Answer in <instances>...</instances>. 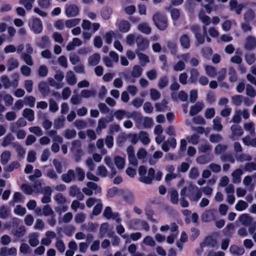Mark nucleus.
<instances>
[{"mask_svg": "<svg viewBox=\"0 0 256 256\" xmlns=\"http://www.w3.org/2000/svg\"><path fill=\"white\" fill-rule=\"evenodd\" d=\"M139 139L144 144H148L150 142V139L148 137V134L144 131L140 132L139 134Z\"/></svg>", "mask_w": 256, "mask_h": 256, "instance_id": "30", "label": "nucleus"}, {"mask_svg": "<svg viewBox=\"0 0 256 256\" xmlns=\"http://www.w3.org/2000/svg\"><path fill=\"white\" fill-rule=\"evenodd\" d=\"M80 21V18H74L66 20L65 22L66 26L68 28H71L78 25Z\"/></svg>", "mask_w": 256, "mask_h": 256, "instance_id": "36", "label": "nucleus"}, {"mask_svg": "<svg viewBox=\"0 0 256 256\" xmlns=\"http://www.w3.org/2000/svg\"><path fill=\"white\" fill-rule=\"evenodd\" d=\"M48 74V69L46 66L41 65L39 66L38 70V74L42 78L46 77Z\"/></svg>", "mask_w": 256, "mask_h": 256, "instance_id": "43", "label": "nucleus"}, {"mask_svg": "<svg viewBox=\"0 0 256 256\" xmlns=\"http://www.w3.org/2000/svg\"><path fill=\"white\" fill-rule=\"evenodd\" d=\"M191 234L190 235V240L194 242L200 235V230L196 228H192L190 230Z\"/></svg>", "mask_w": 256, "mask_h": 256, "instance_id": "51", "label": "nucleus"}, {"mask_svg": "<svg viewBox=\"0 0 256 256\" xmlns=\"http://www.w3.org/2000/svg\"><path fill=\"white\" fill-rule=\"evenodd\" d=\"M138 30L142 32L148 34L151 32L152 30L146 23H142L138 25Z\"/></svg>", "mask_w": 256, "mask_h": 256, "instance_id": "25", "label": "nucleus"}, {"mask_svg": "<svg viewBox=\"0 0 256 256\" xmlns=\"http://www.w3.org/2000/svg\"><path fill=\"white\" fill-rule=\"evenodd\" d=\"M26 228L24 226H20L14 232V234L18 238H21L24 235Z\"/></svg>", "mask_w": 256, "mask_h": 256, "instance_id": "61", "label": "nucleus"}, {"mask_svg": "<svg viewBox=\"0 0 256 256\" xmlns=\"http://www.w3.org/2000/svg\"><path fill=\"white\" fill-rule=\"evenodd\" d=\"M22 115L26 118L30 122L34 120V111L30 108H25L23 111Z\"/></svg>", "mask_w": 256, "mask_h": 256, "instance_id": "19", "label": "nucleus"}, {"mask_svg": "<svg viewBox=\"0 0 256 256\" xmlns=\"http://www.w3.org/2000/svg\"><path fill=\"white\" fill-rule=\"evenodd\" d=\"M121 194L122 195L124 200L128 204H132L134 201V197L133 194L129 192H124L123 190V192H121Z\"/></svg>", "mask_w": 256, "mask_h": 256, "instance_id": "26", "label": "nucleus"}, {"mask_svg": "<svg viewBox=\"0 0 256 256\" xmlns=\"http://www.w3.org/2000/svg\"><path fill=\"white\" fill-rule=\"evenodd\" d=\"M130 24L128 21L122 20L120 22L118 29L120 32L122 33L127 32L130 30Z\"/></svg>", "mask_w": 256, "mask_h": 256, "instance_id": "12", "label": "nucleus"}, {"mask_svg": "<svg viewBox=\"0 0 256 256\" xmlns=\"http://www.w3.org/2000/svg\"><path fill=\"white\" fill-rule=\"evenodd\" d=\"M86 186L88 188L92 189V190H94V194H96L98 193H100L102 192V188L100 186H98V184L94 182H89L86 184Z\"/></svg>", "mask_w": 256, "mask_h": 256, "instance_id": "31", "label": "nucleus"}, {"mask_svg": "<svg viewBox=\"0 0 256 256\" xmlns=\"http://www.w3.org/2000/svg\"><path fill=\"white\" fill-rule=\"evenodd\" d=\"M190 76L189 80L192 84H195L196 82L198 76L199 72L196 69L192 68L190 72Z\"/></svg>", "mask_w": 256, "mask_h": 256, "instance_id": "24", "label": "nucleus"}, {"mask_svg": "<svg viewBox=\"0 0 256 256\" xmlns=\"http://www.w3.org/2000/svg\"><path fill=\"white\" fill-rule=\"evenodd\" d=\"M76 172L78 180L80 182L82 181L85 177V173L83 170L80 167H76Z\"/></svg>", "mask_w": 256, "mask_h": 256, "instance_id": "47", "label": "nucleus"}, {"mask_svg": "<svg viewBox=\"0 0 256 256\" xmlns=\"http://www.w3.org/2000/svg\"><path fill=\"white\" fill-rule=\"evenodd\" d=\"M168 79L166 76L161 77L158 80V86L160 89H162L168 84Z\"/></svg>", "mask_w": 256, "mask_h": 256, "instance_id": "44", "label": "nucleus"}, {"mask_svg": "<svg viewBox=\"0 0 256 256\" xmlns=\"http://www.w3.org/2000/svg\"><path fill=\"white\" fill-rule=\"evenodd\" d=\"M215 114V110L213 108H207L206 110L204 116L207 119L212 118Z\"/></svg>", "mask_w": 256, "mask_h": 256, "instance_id": "64", "label": "nucleus"}, {"mask_svg": "<svg viewBox=\"0 0 256 256\" xmlns=\"http://www.w3.org/2000/svg\"><path fill=\"white\" fill-rule=\"evenodd\" d=\"M216 240L210 236H207L204 241L200 244V248H203L206 246H214L216 244Z\"/></svg>", "mask_w": 256, "mask_h": 256, "instance_id": "21", "label": "nucleus"}, {"mask_svg": "<svg viewBox=\"0 0 256 256\" xmlns=\"http://www.w3.org/2000/svg\"><path fill=\"white\" fill-rule=\"evenodd\" d=\"M152 20L156 26L160 30L164 31L168 27V18L164 14L156 12L153 15Z\"/></svg>", "mask_w": 256, "mask_h": 256, "instance_id": "1", "label": "nucleus"}, {"mask_svg": "<svg viewBox=\"0 0 256 256\" xmlns=\"http://www.w3.org/2000/svg\"><path fill=\"white\" fill-rule=\"evenodd\" d=\"M181 46L184 48H188L190 46V40L188 36L186 34H182L180 38Z\"/></svg>", "mask_w": 256, "mask_h": 256, "instance_id": "13", "label": "nucleus"}, {"mask_svg": "<svg viewBox=\"0 0 256 256\" xmlns=\"http://www.w3.org/2000/svg\"><path fill=\"white\" fill-rule=\"evenodd\" d=\"M146 214L147 216V218L152 222H156V220L153 218V216L154 214V211L152 209L149 207L147 208L145 210Z\"/></svg>", "mask_w": 256, "mask_h": 256, "instance_id": "42", "label": "nucleus"}, {"mask_svg": "<svg viewBox=\"0 0 256 256\" xmlns=\"http://www.w3.org/2000/svg\"><path fill=\"white\" fill-rule=\"evenodd\" d=\"M221 160L224 162H229L232 164H234L235 160L232 154H224L221 156Z\"/></svg>", "mask_w": 256, "mask_h": 256, "instance_id": "60", "label": "nucleus"}, {"mask_svg": "<svg viewBox=\"0 0 256 256\" xmlns=\"http://www.w3.org/2000/svg\"><path fill=\"white\" fill-rule=\"evenodd\" d=\"M230 129L232 134L234 136H241L243 134V130L241 126L238 125H232L230 127Z\"/></svg>", "mask_w": 256, "mask_h": 256, "instance_id": "27", "label": "nucleus"}, {"mask_svg": "<svg viewBox=\"0 0 256 256\" xmlns=\"http://www.w3.org/2000/svg\"><path fill=\"white\" fill-rule=\"evenodd\" d=\"M34 1L30 0H20V4L23 5L28 10H30L32 8V4Z\"/></svg>", "mask_w": 256, "mask_h": 256, "instance_id": "46", "label": "nucleus"}, {"mask_svg": "<svg viewBox=\"0 0 256 256\" xmlns=\"http://www.w3.org/2000/svg\"><path fill=\"white\" fill-rule=\"evenodd\" d=\"M114 162L118 169L122 170L124 168L125 160L123 158L116 156L114 158Z\"/></svg>", "mask_w": 256, "mask_h": 256, "instance_id": "22", "label": "nucleus"}, {"mask_svg": "<svg viewBox=\"0 0 256 256\" xmlns=\"http://www.w3.org/2000/svg\"><path fill=\"white\" fill-rule=\"evenodd\" d=\"M254 18L255 13L251 8H249L244 14V19L247 23L252 21Z\"/></svg>", "mask_w": 256, "mask_h": 256, "instance_id": "17", "label": "nucleus"}, {"mask_svg": "<svg viewBox=\"0 0 256 256\" xmlns=\"http://www.w3.org/2000/svg\"><path fill=\"white\" fill-rule=\"evenodd\" d=\"M121 192H123L122 190L118 189L116 187L114 186L112 188L108 189L106 194L108 198H114L118 193L120 194Z\"/></svg>", "mask_w": 256, "mask_h": 256, "instance_id": "28", "label": "nucleus"}, {"mask_svg": "<svg viewBox=\"0 0 256 256\" xmlns=\"http://www.w3.org/2000/svg\"><path fill=\"white\" fill-rule=\"evenodd\" d=\"M79 8L74 4H70L66 8L65 13L68 18L74 17L79 14Z\"/></svg>", "mask_w": 256, "mask_h": 256, "instance_id": "5", "label": "nucleus"}, {"mask_svg": "<svg viewBox=\"0 0 256 256\" xmlns=\"http://www.w3.org/2000/svg\"><path fill=\"white\" fill-rule=\"evenodd\" d=\"M140 65L142 66H146V64L150 62L148 56L143 53L138 54Z\"/></svg>", "mask_w": 256, "mask_h": 256, "instance_id": "37", "label": "nucleus"}, {"mask_svg": "<svg viewBox=\"0 0 256 256\" xmlns=\"http://www.w3.org/2000/svg\"><path fill=\"white\" fill-rule=\"evenodd\" d=\"M256 47V38L252 36H248L246 38L244 48L248 50H252Z\"/></svg>", "mask_w": 256, "mask_h": 256, "instance_id": "6", "label": "nucleus"}, {"mask_svg": "<svg viewBox=\"0 0 256 256\" xmlns=\"http://www.w3.org/2000/svg\"><path fill=\"white\" fill-rule=\"evenodd\" d=\"M66 78L68 83L70 85H74L76 82V76L72 70H69L67 72Z\"/></svg>", "mask_w": 256, "mask_h": 256, "instance_id": "23", "label": "nucleus"}, {"mask_svg": "<svg viewBox=\"0 0 256 256\" xmlns=\"http://www.w3.org/2000/svg\"><path fill=\"white\" fill-rule=\"evenodd\" d=\"M30 132L38 136H41L43 134L42 132L41 128L38 126H32L29 128Z\"/></svg>", "mask_w": 256, "mask_h": 256, "instance_id": "63", "label": "nucleus"}, {"mask_svg": "<svg viewBox=\"0 0 256 256\" xmlns=\"http://www.w3.org/2000/svg\"><path fill=\"white\" fill-rule=\"evenodd\" d=\"M136 42L137 44V49L138 51L144 52L148 46L149 42L148 40L142 36H138L136 38Z\"/></svg>", "mask_w": 256, "mask_h": 256, "instance_id": "3", "label": "nucleus"}, {"mask_svg": "<svg viewBox=\"0 0 256 256\" xmlns=\"http://www.w3.org/2000/svg\"><path fill=\"white\" fill-rule=\"evenodd\" d=\"M170 202L172 204H178V194L176 190H173L170 192Z\"/></svg>", "mask_w": 256, "mask_h": 256, "instance_id": "38", "label": "nucleus"}, {"mask_svg": "<svg viewBox=\"0 0 256 256\" xmlns=\"http://www.w3.org/2000/svg\"><path fill=\"white\" fill-rule=\"evenodd\" d=\"M0 80L4 85V88L7 89L10 88V82L7 76L2 75L0 77Z\"/></svg>", "mask_w": 256, "mask_h": 256, "instance_id": "59", "label": "nucleus"}, {"mask_svg": "<svg viewBox=\"0 0 256 256\" xmlns=\"http://www.w3.org/2000/svg\"><path fill=\"white\" fill-rule=\"evenodd\" d=\"M248 204L245 201L240 200L235 206V208L238 211H242L246 208Z\"/></svg>", "mask_w": 256, "mask_h": 256, "instance_id": "35", "label": "nucleus"}, {"mask_svg": "<svg viewBox=\"0 0 256 256\" xmlns=\"http://www.w3.org/2000/svg\"><path fill=\"white\" fill-rule=\"evenodd\" d=\"M53 164L56 170V172L60 174L62 172V163L56 159L53 160Z\"/></svg>", "mask_w": 256, "mask_h": 256, "instance_id": "62", "label": "nucleus"}, {"mask_svg": "<svg viewBox=\"0 0 256 256\" xmlns=\"http://www.w3.org/2000/svg\"><path fill=\"white\" fill-rule=\"evenodd\" d=\"M103 216L108 220H110L112 218L114 219L118 216V213H113L110 206H106L103 212Z\"/></svg>", "mask_w": 256, "mask_h": 256, "instance_id": "11", "label": "nucleus"}, {"mask_svg": "<svg viewBox=\"0 0 256 256\" xmlns=\"http://www.w3.org/2000/svg\"><path fill=\"white\" fill-rule=\"evenodd\" d=\"M168 102L164 99L162 100L161 103H156L155 104V108L157 112H162L164 109L166 107Z\"/></svg>", "mask_w": 256, "mask_h": 256, "instance_id": "49", "label": "nucleus"}, {"mask_svg": "<svg viewBox=\"0 0 256 256\" xmlns=\"http://www.w3.org/2000/svg\"><path fill=\"white\" fill-rule=\"evenodd\" d=\"M230 252L234 254L242 256L244 252V250L242 247L238 246L236 244H232L230 248Z\"/></svg>", "mask_w": 256, "mask_h": 256, "instance_id": "14", "label": "nucleus"}, {"mask_svg": "<svg viewBox=\"0 0 256 256\" xmlns=\"http://www.w3.org/2000/svg\"><path fill=\"white\" fill-rule=\"evenodd\" d=\"M100 12L102 17L104 20H108L110 18L112 13V10L110 7L106 6L101 8Z\"/></svg>", "mask_w": 256, "mask_h": 256, "instance_id": "8", "label": "nucleus"}, {"mask_svg": "<svg viewBox=\"0 0 256 256\" xmlns=\"http://www.w3.org/2000/svg\"><path fill=\"white\" fill-rule=\"evenodd\" d=\"M19 63L18 60L11 58L8 60V72H11L13 70L17 68L18 66Z\"/></svg>", "mask_w": 256, "mask_h": 256, "instance_id": "18", "label": "nucleus"}, {"mask_svg": "<svg viewBox=\"0 0 256 256\" xmlns=\"http://www.w3.org/2000/svg\"><path fill=\"white\" fill-rule=\"evenodd\" d=\"M76 132L74 130L67 129L65 131L64 137L66 139H70L76 136Z\"/></svg>", "mask_w": 256, "mask_h": 256, "instance_id": "52", "label": "nucleus"}, {"mask_svg": "<svg viewBox=\"0 0 256 256\" xmlns=\"http://www.w3.org/2000/svg\"><path fill=\"white\" fill-rule=\"evenodd\" d=\"M142 69L138 65H135L130 72V75L132 78H134L140 77L142 74Z\"/></svg>", "mask_w": 256, "mask_h": 256, "instance_id": "20", "label": "nucleus"}, {"mask_svg": "<svg viewBox=\"0 0 256 256\" xmlns=\"http://www.w3.org/2000/svg\"><path fill=\"white\" fill-rule=\"evenodd\" d=\"M114 36V32L112 30H110L104 36L105 41L108 44H112V38Z\"/></svg>", "mask_w": 256, "mask_h": 256, "instance_id": "56", "label": "nucleus"}, {"mask_svg": "<svg viewBox=\"0 0 256 256\" xmlns=\"http://www.w3.org/2000/svg\"><path fill=\"white\" fill-rule=\"evenodd\" d=\"M150 96L152 100H156L160 98V94L156 90L152 88L150 90Z\"/></svg>", "mask_w": 256, "mask_h": 256, "instance_id": "50", "label": "nucleus"}, {"mask_svg": "<svg viewBox=\"0 0 256 256\" xmlns=\"http://www.w3.org/2000/svg\"><path fill=\"white\" fill-rule=\"evenodd\" d=\"M76 174L74 170H69L67 173L62 175V180L66 183H69L72 180H74Z\"/></svg>", "mask_w": 256, "mask_h": 256, "instance_id": "7", "label": "nucleus"}, {"mask_svg": "<svg viewBox=\"0 0 256 256\" xmlns=\"http://www.w3.org/2000/svg\"><path fill=\"white\" fill-rule=\"evenodd\" d=\"M22 57L24 62L28 66H32L33 65V62L30 54L23 53L22 54Z\"/></svg>", "mask_w": 256, "mask_h": 256, "instance_id": "53", "label": "nucleus"}, {"mask_svg": "<svg viewBox=\"0 0 256 256\" xmlns=\"http://www.w3.org/2000/svg\"><path fill=\"white\" fill-rule=\"evenodd\" d=\"M237 160H239L240 162L244 161H250L252 160V156L248 154H240L238 156L236 157Z\"/></svg>", "mask_w": 256, "mask_h": 256, "instance_id": "54", "label": "nucleus"}, {"mask_svg": "<svg viewBox=\"0 0 256 256\" xmlns=\"http://www.w3.org/2000/svg\"><path fill=\"white\" fill-rule=\"evenodd\" d=\"M38 88L40 92L44 96H46L48 95L50 92V88L46 82H40L38 84Z\"/></svg>", "mask_w": 256, "mask_h": 256, "instance_id": "10", "label": "nucleus"}, {"mask_svg": "<svg viewBox=\"0 0 256 256\" xmlns=\"http://www.w3.org/2000/svg\"><path fill=\"white\" fill-rule=\"evenodd\" d=\"M191 32L194 34L196 39V44L199 46L204 44L205 42V36L204 34H201V28L198 24H194L190 26Z\"/></svg>", "mask_w": 256, "mask_h": 256, "instance_id": "2", "label": "nucleus"}, {"mask_svg": "<svg viewBox=\"0 0 256 256\" xmlns=\"http://www.w3.org/2000/svg\"><path fill=\"white\" fill-rule=\"evenodd\" d=\"M239 220L246 226H250L253 222V218L247 214H244L240 215L239 217Z\"/></svg>", "mask_w": 256, "mask_h": 256, "instance_id": "9", "label": "nucleus"}, {"mask_svg": "<svg viewBox=\"0 0 256 256\" xmlns=\"http://www.w3.org/2000/svg\"><path fill=\"white\" fill-rule=\"evenodd\" d=\"M100 60V54L95 53L88 58V62L90 65L96 66L99 63Z\"/></svg>", "mask_w": 256, "mask_h": 256, "instance_id": "15", "label": "nucleus"}, {"mask_svg": "<svg viewBox=\"0 0 256 256\" xmlns=\"http://www.w3.org/2000/svg\"><path fill=\"white\" fill-rule=\"evenodd\" d=\"M203 105L200 103H196L195 105L190 107V114L191 116H194L200 112L202 109Z\"/></svg>", "mask_w": 256, "mask_h": 256, "instance_id": "16", "label": "nucleus"}, {"mask_svg": "<svg viewBox=\"0 0 256 256\" xmlns=\"http://www.w3.org/2000/svg\"><path fill=\"white\" fill-rule=\"evenodd\" d=\"M201 52L202 56L206 59H210L212 54V50L209 47L202 48Z\"/></svg>", "mask_w": 256, "mask_h": 256, "instance_id": "45", "label": "nucleus"}, {"mask_svg": "<svg viewBox=\"0 0 256 256\" xmlns=\"http://www.w3.org/2000/svg\"><path fill=\"white\" fill-rule=\"evenodd\" d=\"M228 74L230 76L229 80L231 82H235L238 80L237 74L234 68L231 67L229 68Z\"/></svg>", "mask_w": 256, "mask_h": 256, "instance_id": "41", "label": "nucleus"}, {"mask_svg": "<svg viewBox=\"0 0 256 256\" xmlns=\"http://www.w3.org/2000/svg\"><path fill=\"white\" fill-rule=\"evenodd\" d=\"M38 6L42 9H46L50 5V0H38Z\"/></svg>", "mask_w": 256, "mask_h": 256, "instance_id": "57", "label": "nucleus"}, {"mask_svg": "<svg viewBox=\"0 0 256 256\" xmlns=\"http://www.w3.org/2000/svg\"><path fill=\"white\" fill-rule=\"evenodd\" d=\"M38 238V234L36 233H32L30 235L28 242L31 246L35 247L39 244Z\"/></svg>", "mask_w": 256, "mask_h": 256, "instance_id": "29", "label": "nucleus"}, {"mask_svg": "<svg viewBox=\"0 0 256 256\" xmlns=\"http://www.w3.org/2000/svg\"><path fill=\"white\" fill-rule=\"evenodd\" d=\"M244 170L246 172H251L253 170H256V162H250L246 164Z\"/></svg>", "mask_w": 256, "mask_h": 256, "instance_id": "48", "label": "nucleus"}, {"mask_svg": "<svg viewBox=\"0 0 256 256\" xmlns=\"http://www.w3.org/2000/svg\"><path fill=\"white\" fill-rule=\"evenodd\" d=\"M214 126L213 128L215 130L218 131H220L222 129V126L221 124V118L218 116H216L213 120Z\"/></svg>", "mask_w": 256, "mask_h": 256, "instance_id": "33", "label": "nucleus"}, {"mask_svg": "<svg viewBox=\"0 0 256 256\" xmlns=\"http://www.w3.org/2000/svg\"><path fill=\"white\" fill-rule=\"evenodd\" d=\"M170 14L172 20L176 21L180 17V12L178 9L174 8L170 11Z\"/></svg>", "mask_w": 256, "mask_h": 256, "instance_id": "55", "label": "nucleus"}, {"mask_svg": "<svg viewBox=\"0 0 256 256\" xmlns=\"http://www.w3.org/2000/svg\"><path fill=\"white\" fill-rule=\"evenodd\" d=\"M14 212L17 215L22 216L26 213V210L20 205H17L14 209Z\"/></svg>", "mask_w": 256, "mask_h": 256, "instance_id": "58", "label": "nucleus"}, {"mask_svg": "<svg viewBox=\"0 0 256 256\" xmlns=\"http://www.w3.org/2000/svg\"><path fill=\"white\" fill-rule=\"evenodd\" d=\"M205 70L208 76L210 77H214L216 74V68L212 66L206 65Z\"/></svg>", "mask_w": 256, "mask_h": 256, "instance_id": "34", "label": "nucleus"}, {"mask_svg": "<svg viewBox=\"0 0 256 256\" xmlns=\"http://www.w3.org/2000/svg\"><path fill=\"white\" fill-rule=\"evenodd\" d=\"M43 26L41 20L38 18H34L30 26L31 30L36 34H38L42 30Z\"/></svg>", "mask_w": 256, "mask_h": 256, "instance_id": "4", "label": "nucleus"}, {"mask_svg": "<svg viewBox=\"0 0 256 256\" xmlns=\"http://www.w3.org/2000/svg\"><path fill=\"white\" fill-rule=\"evenodd\" d=\"M244 59L248 64L252 65L255 62L256 56L253 53H246L245 54Z\"/></svg>", "mask_w": 256, "mask_h": 256, "instance_id": "32", "label": "nucleus"}, {"mask_svg": "<svg viewBox=\"0 0 256 256\" xmlns=\"http://www.w3.org/2000/svg\"><path fill=\"white\" fill-rule=\"evenodd\" d=\"M14 138L11 134H8L4 138L2 145L3 146H6L10 144Z\"/></svg>", "mask_w": 256, "mask_h": 256, "instance_id": "39", "label": "nucleus"}, {"mask_svg": "<svg viewBox=\"0 0 256 256\" xmlns=\"http://www.w3.org/2000/svg\"><path fill=\"white\" fill-rule=\"evenodd\" d=\"M10 157V153L9 151H4L1 155L0 160L2 164H6Z\"/></svg>", "mask_w": 256, "mask_h": 256, "instance_id": "40", "label": "nucleus"}]
</instances>
